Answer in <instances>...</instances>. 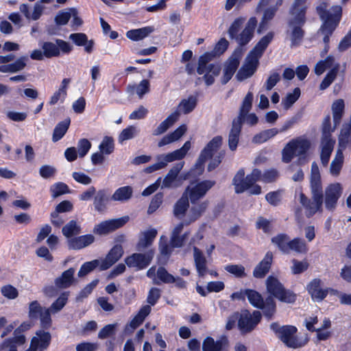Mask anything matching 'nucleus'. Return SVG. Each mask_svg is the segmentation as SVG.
<instances>
[{"instance_id": "1", "label": "nucleus", "mask_w": 351, "mask_h": 351, "mask_svg": "<svg viewBox=\"0 0 351 351\" xmlns=\"http://www.w3.org/2000/svg\"><path fill=\"white\" fill-rule=\"evenodd\" d=\"M310 188L312 199L307 197L304 193L300 194V202L305 210V214L311 217L317 212L322 210L323 188L321 174L317 164L313 162L311 164L310 176Z\"/></svg>"}, {"instance_id": "2", "label": "nucleus", "mask_w": 351, "mask_h": 351, "mask_svg": "<svg viewBox=\"0 0 351 351\" xmlns=\"http://www.w3.org/2000/svg\"><path fill=\"white\" fill-rule=\"evenodd\" d=\"M317 11L323 21V25L318 33L324 36L323 40L325 43V47L321 52V56H324L329 49V37L335 29L341 19L342 8L340 5H335L330 10H328L327 3L322 2L317 7Z\"/></svg>"}, {"instance_id": "3", "label": "nucleus", "mask_w": 351, "mask_h": 351, "mask_svg": "<svg viewBox=\"0 0 351 351\" xmlns=\"http://www.w3.org/2000/svg\"><path fill=\"white\" fill-rule=\"evenodd\" d=\"M274 33L269 32L263 36L247 54L245 62L236 75L239 81L251 77L256 71L258 60L274 38Z\"/></svg>"}, {"instance_id": "4", "label": "nucleus", "mask_w": 351, "mask_h": 351, "mask_svg": "<svg viewBox=\"0 0 351 351\" xmlns=\"http://www.w3.org/2000/svg\"><path fill=\"white\" fill-rule=\"evenodd\" d=\"M245 21V19L242 16L235 19L228 30L230 38L235 40L241 46L247 45L252 39L254 29L257 26L256 19L251 17L245 24L244 29L239 34Z\"/></svg>"}, {"instance_id": "5", "label": "nucleus", "mask_w": 351, "mask_h": 351, "mask_svg": "<svg viewBox=\"0 0 351 351\" xmlns=\"http://www.w3.org/2000/svg\"><path fill=\"white\" fill-rule=\"evenodd\" d=\"M270 328L274 331L276 336L287 347L296 349L304 346L308 341L305 337L300 339L296 333V327L291 325L280 326L278 323L274 322L270 324Z\"/></svg>"}, {"instance_id": "6", "label": "nucleus", "mask_w": 351, "mask_h": 351, "mask_svg": "<svg viewBox=\"0 0 351 351\" xmlns=\"http://www.w3.org/2000/svg\"><path fill=\"white\" fill-rule=\"evenodd\" d=\"M197 102V99L194 96H190L187 99H182L178 106V110L172 112L167 119L161 122L154 131L153 134L154 136H158L165 132L178 120L180 112L184 114L190 113L195 109Z\"/></svg>"}, {"instance_id": "7", "label": "nucleus", "mask_w": 351, "mask_h": 351, "mask_svg": "<svg viewBox=\"0 0 351 351\" xmlns=\"http://www.w3.org/2000/svg\"><path fill=\"white\" fill-rule=\"evenodd\" d=\"M212 58L213 55L209 53H206L199 57L197 72L199 75H204L202 77H198L196 80V85L199 84L202 80H204L206 86H210L215 82V77H217L219 75L221 68L218 64H208Z\"/></svg>"}, {"instance_id": "8", "label": "nucleus", "mask_w": 351, "mask_h": 351, "mask_svg": "<svg viewBox=\"0 0 351 351\" xmlns=\"http://www.w3.org/2000/svg\"><path fill=\"white\" fill-rule=\"evenodd\" d=\"M289 14L287 34L291 40V45H297L304 37L302 27L306 22V13L290 10Z\"/></svg>"}, {"instance_id": "9", "label": "nucleus", "mask_w": 351, "mask_h": 351, "mask_svg": "<svg viewBox=\"0 0 351 351\" xmlns=\"http://www.w3.org/2000/svg\"><path fill=\"white\" fill-rule=\"evenodd\" d=\"M310 146L309 140L304 136L292 139L282 149V161L287 163L291 162L295 156H304Z\"/></svg>"}, {"instance_id": "10", "label": "nucleus", "mask_w": 351, "mask_h": 351, "mask_svg": "<svg viewBox=\"0 0 351 351\" xmlns=\"http://www.w3.org/2000/svg\"><path fill=\"white\" fill-rule=\"evenodd\" d=\"M267 291L269 293L286 303H293L296 295L285 289L282 283L275 277L269 276L266 280Z\"/></svg>"}, {"instance_id": "11", "label": "nucleus", "mask_w": 351, "mask_h": 351, "mask_svg": "<svg viewBox=\"0 0 351 351\" xmlns=\"http://www.w3.org/2000/svg\"><path fill=\"white\" fill-rule=\"evenodd\" d=\"M155 254L154 249H149L144 253H134L125 258V263L129 267L141 270L146 268L152 261Z\"/></svg>"}, {"instance_id": "12", "label": "nucleus", "mask_w": 351, "mask_h": 351, "mask_svg": "<svg viewBox=\"0 0 351 351\" xmlns=\"http://www.w3.org/2000/svg\"><path fill=\"white\" fill-rule=\"evenodd\" d=\"M261 319V312L254 311L250 313L247 310H243L239 315L238 327L242 333H247L255 328Z\"/></svg>"}, {"instance_id": "13", "label": "nucleus", "mask_w": 351, "mask_h": 351, "mask_svg": "<svg viewBox=\"0 0 351 351\" xmlns=\"http://www.w3.org/2000/svg\"><path fill=\"white\" fill-rule=\"evenodd\" d=\"M244 170L240 169L233 178L232 182L237 193L244 192L249 186L257 182V179L260 176L259 169H253L252 173L247 175L245 178H244Z\"/></svg>"}, {"instance_id": "14", "label": "nucleus", "mask_w": 351, "mask_h": 351, "mask_svg": "<svg viewBox=\"0 0 351 351\" xmlns=\"http://www.w3.org/2000/svg\"><path fill=\"white\" fill-rule=\"evenodd\" d=\"M215 184L214 180H204L197 183L194 186H189L184 193H187L192 204L196 203L199 199L205 196L206 193Z\"/></svg>"}, {"instance_id": "15", "label": "nucleus", "mask_w": 351, "mask_h": 351, "mask_svg": "<svg viewBox=\"0 0 351 351\" xmlns=\"http://www.w3.org/2000/svg\"><path fill=\"white\" fill-rule=\"evenodd\" d=\"M222 143V137L217 136L214 137L203 149L201 152L195 167L197 169L202 170L204 169V165L205 162L208 159L211 158L212 156L217 152L220 148Z\"/></svg>"}, {"instance_id": "16", "label": "nucleus", "mask_w": 351, "mask_h": 351, "mask_svg": "<svg viewBox=\"0 0 351 351\" xmlns=\"http://www.w3.org/2000/svg\"><path fill=\"white\" fill-rule=\"evenodd\" d=\"M190 148L191 143L190 141H186L181 148L167 154L158 156L157 157L158 162L155 163V167L158 170L165 167L168 162L183 158Z\"/></svg>"}, {"instance_id": "17", "label": "nucleus", "mask_w": 351, "mask_h": 351, "mask_svg": "<svg viewBox=\"0 0 351 351\" xmlns=\"http://www.w3.org/2000/svg\"><path fill=\"white\" fill-rule=\"evenodd\" d=\"M129 220L128 216L106 220L94 227L93 232L99 235L107 234L123 226Z\"/></svg>"}, {"instance_id": "18", "label": "nucleus", "mask_w": 351, "mask_h": 351, "mask_svg": "<svg viewBox=\"0 0 351 351\" xmlns=\"http://www.w3.org/2000/svg\"><path fill=\"white\" fill-rule=\"evenodd\" d=\"M342 186L336 182L328 185L324 191V204L326 209L332 210L335 208L338 199L342 194Z\"/></svg>"}, {"instance_id": "19", "label": "nucleus", "mask_w": 351, "mask_h": 351, "mask_svg": "<svg viewBox=\"0 0 351 351\" xmlns=\"http://www.w3.org/2000/svg\"><path fill=\"white\" fill-rule=\"evenodd\" d=\"M184 162L177 163L164 178L161 188H178L181 186L178 180V174L183 168Z\"/></svg>"}, {"instance_id": "20", "label": "nucleus", "mask_w": 351, "mask_h": 351, "mask_svg": "<svg viewBox=\"0 0 351 351\" xmlns=\"http://www.w3.org/2000/svg\"><path fill=\"white\" fill-rule=\"evenodd\" d=\"M123 254L121 245H116L106 255V258L100 261V270H106L117 262Z\"/></svg>"}, {"instance_id": "21", "label": "nucleus", "mask_w": 351, "mask_h": 351, "mask_svg": "<svg viewBox=\"0 0 351 351\" xmlns=\"http://www.w3.org/2000/svg\"><path fill=\"white\" fill-rule=\"evenodd\" d=\"M157 235V230L154 228H150L147 230L141 232L139 235L138 241L136 244V250L138 252H143L145 249H150Z\"/></svg>"}, {"instance_id": "22", "label": "nucleus", "mask_w": 351, "mask_h": 351, "mask_svg": "<svg viewBox=\"0 0 351 351\" xmlns=\"http://www.w3.org/2000/svg\"><path fill=\"white\" fill-rule=\"evenodd\" d=\"M239 55L233 54L225 64L223 75L221 77V83L223 84H226L232 78L239 65Z\"/></svg>"}, {"instance_id": "23", "label": "nucleus", "mask_w": 351, "mask_h": 351, "mask_svg": "<svg viewBox=\"0 0 351 351\" xmlns=\"http://www.w3.org/2000/svg\"><path fill=\"white\" fill-rule=\"evenodd\" d=\"M335 141L332 138L322 139L320 143V160L323 167L328 165L331 154L334 149Z\"/></svg>"}, {"instance_id": "24", "label": "nucleus", "mask_w": 351, "mask_h": 351, "mask_svg": "<svg viewBox=\"0 0 351 351\" xmlns=\"http://www.w3.org/2000/svg\"><path fill=\"white\" fill-rule=\"evenodd\" d=\"M307 290L313 300L322 301L327 295L328 291L323 288L320 279H313L307 285Z\"/></svg>"}, {"instance_id": "25", "label": "nucleus", "mask_w": 351, "mask_h": 351, "mask_svg": "<svg viewBox=\"0 0 351 351\" xmlns=\"http://www.w3.org/2000/svg\"><path fill=\"white\" fill-rule=\"evenodd\" d=\"M242 123L240 121V119H234L232 121V128L228 135V146L232 151L237 149L242 128Z\"/></svg>"}, {"instance_id": "26", "label": "nucleus", "mask_w": 351, "mask_h": 351, "mask_svg": "<svg viewBox=\"0 0 351 351\" xmlns=\"http://www.w3.org/2000/svg\"><path fill=\"white\" fill-rule=\"evenodd\" d=\"M228 339L221 337L219 340L215 341L212 337H206L202 345L203 351H227Z\"/></svg>"}, {"instance_id": "27", "label": "nucleus", "mask_w": 351, "mask_h": 351, "mask_svg": "<svg viewBox=\"0 0 351 351\" xmlns=\"http://www.w3.org/2000/svg\"><path fill=\"white\" fill-rule=\"evenodd\" d=\"M95 237L92 234H86L69 239L67 241L68 247L70 250H80L92 244Z\"/></svg>"}, {"instance_id": "28", "label": "nucleus", "mask_w": 351, "mask_h": 351, "mask_svg": "<svg viewBox=\"0 0 351 351\" xmlns=\"http://www.w3.org/2000/svg\"><path fill=\"white\" fill-rule=\"evenodd\" d=\"M193 258L198 275L204 277L208 271L207 261L202 252L197 247H193Z\"/></svg>"}, {"instance_id": "29", "label": "nucleus", "mask_w": 351, "mask_h": 351, "mask_svg": "<svg viewBox=\"0 0 351 351\" xmlns=\"http://www.w3.org/2000/svg\"><path fill=\"white\" fill-rule=\"evenodd\" d=\"M273 254L271 252L266 253L264 258L254 268L253 275L256 278H263L269 271L272 263Z\"/></svg>"}, {"instance_id": "30", "label": "nucleus", "mask_w": 351, "mask_h": 351, "mask_svg": "<svg viewBox=\"0 0 351 351\" xmlns=\"http://www.w3.org/2000/svg\"><path fill=\"white\" fill-rule=\"evenodd\" d=\"M27 60V56H22L13 63L0 65V72L14 73L21 71L26 66Z\"/></svg>"}, {"instance_id": "31", "label": "nucleus", "mask_w": 351, "mask_h": 351, "mask_svg": "<svg viewBox=\"0 0 351 351\" xmlns=\"http://www.w3.org/2000/svg\"><path fill=\"white\" fill-rule=\"evenodd\" d=\"M27 60V56H22L13 63L0 65V72L14 73L21 71L26 66Z\"/></svg>"}, {"instance_id": "32", "label": "nucleus", "mask_w": 351, "mask_h": 351, "mask_svg": "<svg viewBox=\"0 0 351 351\" xmlns=\"http://www.w3.org/2000/svg\"><path fill=\"white\" fill-rule=\"evenodd\" d=\"M189 198L187 193H183L181 197L176 202L173 206V215L177 218H182L189 208Z\"/></svg>"}, {"instance_id": "33", "label": "nucleus", "mask_w": 351, "mask_h": 351, "mask_svg": "<svg viewBox=\"0 0 351 351\" xmlns=\"http://www.w3.org/2000/svg\"><path fill=\"white\" fill-rule=\"evenodd\" d=\"M350 144H351V124L346 123L343 125L338 138V149H345Z\"/></svg>"}, {"instance_id": "34", "label": "nucleus", "mask_w": 351, "mask_h": 351, "mask_svg": "<svg viewBox=\"0 0 351 351\" xmlns=\"http://www.w3.org/2000/svg\"><path fill=\"white\" fill-rule=\"evenodd\" d=\"M74 273L73 268H69L64 271L60 277L55 280L56 286L60 289L69 287L74 281Z\"/></svg>"}, {"instance_id": "35", "label": "nucleus", "mask_w": 351, "mask_h": 351, "mask_svg": "<svg viewBox=\"0 0 351 351\" xmlns=\"http://www.w3.org/2000/svg\"><path fill=\"white\" fill-rule=\"evenodd\" d=\"M187 127L186 125H182L178 128L174 132L165 136L159 142L158 147H162L165 145L171 143L179 140L186 132Z\"/></svg>"}, {"instance_id": "36", "label": "nucleus", "mask_w": 351, "mask_h": 351, "mask_svg": "<svg viewBox=\"0 0 351 351\" xmlns=\"http://www.w3.org/2000/svg\"><path fill=\"white\" fill-rule=\"evenodd\" d=\"M208 204V201H204L200 203L196 202L193 204L189 214V221L186 224L189 225L191 222H193L199 218L207 209Z\"/></svg>"}, {"instance_id": "37", "label": "nucleus", "mask_w": 351, "mask_h": 351, "mask_svg": "<svg viewBox=\"0 0 351 351\" xmlns=\"http://www.w3.org/2000/svg\"><path fill=\"white\" fill-rule=\"evenodd\" d=\"M133 189L130 186H122L117 189L110 199L114 202H125L131 199Z\"/></svg>"}, {"instance_id": "38", "label": "nucleus", "mask_w": 351, "mask_h": 351, "mask_svg": "<svg viewBox=\"0 0 351 351\" xmlns=\"http://www.w3.org/2000/svg\"><path fill=\"white\" fill-rule=\"evenodd\" d=\"M344 157L341 149H337L334 158L332 159L329 168L330 173L337 177L341 171L343 165Z\"/></svg>"}, {"instance_id": "39", "label": "nucleus", "mask_w": 351, "mask_h": 351, "mask_svg": "<svg viewBox=\"0 0 351 351\" xmlns=\"http://www.w3.org/2000/svg\"><path fill=\"white\" fill-rule=\"evenodd\" d=\"M13 339H6L0 346V351H17L14 343L22 345L25 342V337L20 333H14Z\"/></svg>"}, {"instance_id": "40", "label": "nucleus", "mask_w": 351, "mask_h": 351, "mask_svg": "<svg viewBox=\"0 0 351 351\" xmlns=\"http://www.w3.org/2000/svg\"><path fill=\"white\" fill-rule=\"evenodd\" d=\"M336 66H338V70L339 69V64L336 63L335 58L329 56L326 60H320L318 62L315 66V73L317 75H322L327 69H333Z\"/></svg>"}, {"instance_id": "41", "label": "nucleus", "mask_w": 351, "mask_h": 351, "mask_svg": "<svg viewBox=\"0 0 351 351\" xmlns=\"http://www.w3.org/2000/svg\"><path fill=\"white\" fill-rule=\"evenodd\" d=\"M345 104L341 99H337L332 105L335 128L339 124L344 112Z\"/></svg>"}, {"instance_id": "42", "label": "nucleus", "mask_w": 351, "mask_h": 351, "mask_svg": "<svg viewBox=\"0 0 351 351\" xmlns=\"http://www.w3.org/2000/svg\"><path fill=\"white\" fill-rule=\"evenodd\" d=\"M152 308L149 305H144L143 306L138 313L135 315V317L130 322V326L135 329L138 327L145 320L146 317L149 315Z\"/></svg>"}, {"instance_id": "43", "label": "nucleus", "mask_w": 351, "mask_h": 351, "mask_svg": "<svg viewBox=\"0 0 351 351\" xmlns=\"http://www.w3.org/2000/svg\"><path fill=\"white\" fill-rule=\"evenodd\" d=\"M276 11L277 8H269L264 11L262 20L258 27V34H261L267 29L268 24L275 16Z\"/></svg>"}, {"instance_id": "44", "label": "nucleus", "mask_w": 351, "mask_h": 351, "mask_svg": "<svg viewBox=\"0 0 351 351\" xmlns=\"http://www.w3.org/2000/svg\"><path fill=\"white\" fill-rule=\"evenodd\" d=\"M108 200V198L104 190L97 191L93 202L95 209L99 213H103L106 209Z\"/></svg>"}, {"instance_id": "45", "label": "nucleus", "mask_w": 351, "mask_h": 351, "mask_svg": "<svg viewBox=\"0 0 351 351\" xmlns=\"http://www.w3.org/2000/svg\"><path fill=\"white\" fill-rule=\"evenodd\" d=\"M62 234L66 238L78 235L81 232V226L75 220H71L62 229Z\"/></svg>"}, {"instance_id": "46", "label": "nucleus", "mask_w": 351, "mask_h": 351, "mask_svg": "<svg viewBox=\"0 0 351 351\" xmlns=\"http://www.w3.org/2000/svg\"><path fill=\"white\" fill-rule=\"evenodd\" d=\"M153 31L154 29L152 27H145L140 29L130 30L126 33V36L130 40H139L145 38Z\"/></svg>"}, {"instance_id": "47", "label": "nucleus", "mask_w": 351, "mask_h": 351, "mask_svg": "<svg viewBox=\"0 0 351 351\" xmlns=\"http://www.w3.org/2000/svg\"><path fill=\"white\" fill-rule=\"evenodd\" d=\"M289 237L285 234H279L271 239V242L283 253L288 254V247L290 243Z\"/></svg>"}, {"instance_id": "48", "label": "nucleus", "mask_w": 351, "mask_h": 351, "mask_svg": "<svg viewBox=\"0 0 351 351\" xmlns=\"http://www.w3.org/2000/svg\"><path fill=\"white\" fill-rule=\"evenodd\" d=\"M278 132L279 130L276 128L263 130L253 137L252 142L256 144L265 143L275 136Z\"/></svg>"}, {"instance_id": "49", "label": "nucleus", "mask_w": 351, "mask_h": 351, "mask_svg": "<svg viewBox=\"0 0 351 351\" xmlns=\"http://www.w3.org/2000/svg\"><path fill=\"white\" fill-rule=\"evenodd\" d=\"M290 251H294L298 254H305L308 251V247L306 242L300 239L295 238L290 241L289 246L288 247V253Z\"/></svg>"}, {"instance_id": "50", "label": "nucleus", "mask_w": 351, "mask_h": 351, "mask_svg": "<svg viewBox=\"0 0 351 351\" xmlns=\"http://www.w3.org/2000/svg\"><path fill=\"white\" fill-rule=\"evenodd\" d=\"M245 295L250 303L254 307L259 308L264 306V300L258 292L252 289H246Z\"/></svg>"}, {"instance_id": "51", "label": "nucleus", "mask_w": 351, "mask_h": 351, "mask_svg": "<svg viewBox=\"0 0 351 351\" xmlns=\"http://www.w3.org/2000/svg\"><path fill=\"white\" fill-rule=\"evenodd\" d=\"M41 48L44 51L45 58H51L53 57H58L60 56V50L57 43L52 42H44L41 45Z\"/></svg>"}, {"instance_id": "52", "label": "nucleus", "mask_w": 351, "mask_h": 351, "mask_svg": "<svg viewBox=\"0 0 351 351\" xmlns=\"http://www.w3.org/2000/svg\"><path fill=\"white\" fill-rule=\"evenodd\" d=\"M252 101H253V94L251 92H249L245 95V97L243 101L241 107L240 108L239 114L236 119H240V121L243 122V118L252 108Z\"/></svg>"}, {"instance_id": "53", "label": "nucleus", "mask_w": 351, "mask_h": 351, "mask_svg": "<svg viewBox=\"0 0 351 351\" xmlns=\"http://www.w3.org/2000/svg\"><path fill=\"white\" fill-rule=\"evenodd\" d=\"M68 292L62 293L58 298L51 304L50 307L47 308L52 314H56L60 311L66 305L68 301Z\"/></svg>"}, {"instance_id": "54", "label": "nucleus", "mask_w": 351, "mask_h": 351, "mask_svg": "<svg viewBox=\"0 0 351 351\" xmlns=\"http://www.w3.org/2000/svg\"><path fill=\"white\" fill-rule=\"evenodd\" d=\"M149 82L147 80H143L135 88L134 86H130L128 87V91L133 94L136 89V94L139 98H142L143 95L149 92Z\"/></svg>"}, {"instance_id": "55", "label": "nucleus", "mask_w": 351, "mask_h": 351, "mask_svg": "<svg viewBox=\"0 0 351 351\" xmlns=\"http://www.w3.org/2000/svg\"><path fill=\"white\" fill-rule=\"evenodd\" d=\"M260 176L257 181H262L266 183L275 182L279 176L278 171L275 169L265 170L263 173L259 170Z\"/></svg>"}, {"instance_id": "56", "label": "nucleus", "mask_w": 351, "mask_h": 351, "mask_svg": "<svg viewBox=\"0 0 351 351\" xmlns=\"http://www.w3.org/2000/svg\"><path fill=\"white\" fill-rule=\"evenodd\" d=\"M69 126V121H62L60 122L54 128L52 136V141L57 142L61 139L66 134Z\"/></svg>"}, {"instance_id": "57", "label": "nucleus", "mask_w": 351, "mask_h": 351, "mask_svg": "<svg viewBox=\"0 0 351 351\" xmlns=\"http://www.w3.org/2000/svg\"><path fill=\"white\" fill-rule=\"evenodd\" d=\"M300 90L299 88H294L292 93H288L282 100L284 108L288 110L300 97Z\"/></svg>"}, {"instance_id": "58", "label": "nucleus", "mask_w": 351, "mask_h": 351, "mask_svg": "<svg viewBox=\"0 0 351 351\" xmlns=\"http://www.w3.org/2000/svg\"><path fill=\"white\" fill-rule=\"evenodd\" d=\"M114 141L112 137L105 136L99 146V151L101 154L109 155L114 151Z\"/></svg>"}, {"instance_id": "59", "label": "nucleus", "mask_w": 351, "mask_h": 351, "mask_svg": "<svg viewBox=\"0 0 351 351\" xmlns=\"http://www.w3.org/2000/svg\"><path fill=\"white\" fill-rule=\"evenodd\" d=\"M98 266L100 267L99 260L95 259L92 261L86 262L82 265L77 275L79 277H84Z\"/></svg>"}, {"instance_id": "60", "label": "nucleus", "mask_w": 351, "mask_h": 351, "mask_svg": "<svg viewBox=\"0 0 351 351\" xmlns=\"http://www.w3.org/2000/svg\"><path fill=\"white\" fill-rule=\"evenodd\" d=\"M50 192L51 193L52 197L56 198L61 195L69 193L70 191L66 184L58 182L50 187Z\"/></svg>"}, {"instance_id": "61", "label": "nucleus", "mask_w": 351, "mask_h": 351, "mask_svg": "<svg viewBox=\"0 0 351 351\" xmlns=\"http://www.w3.org/2000/svg\"><path fill=\"white\" fill-rule=\"evenodd\" d=\"M264 311V315L265 317L271 319L276 311V303L272 297H268L265 301H264V306L261 308Z\"/></svg>"}, {"instance_id": "62", "label": "nucleus", "mask_w": 351, "mask_h": 351, "mask_svg": "<svg viewBox=\"0 0 351 351\" xmlns=\"http://www.w3.org/2000/svg\"><path fill=\"white\" fill-rule=\"evenodd\" d=\"M45 308L42 307L37 300L30 302L29 304V317L30 319H37Z\"/></svg>"}, {"instance_id": "63", "label": "nucleus", "mask_w": 351, "mask_h": 351, "mask_svg": "<svg viewBox=\"0 0 351 351\" xmlns=\"http://www.w3.org/2000/svg\"><path fill=\"white\" fill-rule=\"evenodd\" d=\"M157 279L164 283H173L176 280V278L169 274L167 269L162 267L158 269L156 271Z\"/></svg>"}, {"instance_id": "64", "label": "nucleus", "mask_w": 351, "mask_h": 351, "mask_svg": "<svg viewBox=\"0 0 351 351\" xmlns=\"http://www.w3.org/2000/svg\"><path fill=\"white\" fill-rule=\"evenodd\" d=\"M337 73L338 66H336L333 69L330 70L326 75V77L320 84L319 88L321 90H325L326 88H327L336 78Z\"/></svg>"}]
</instances>
